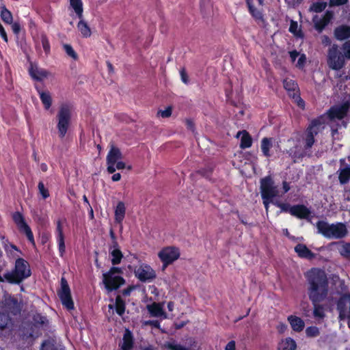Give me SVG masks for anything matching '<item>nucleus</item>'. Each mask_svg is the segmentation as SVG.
<instances>
[{
	"mask_svg": "<svg viewBox=\"0 0 350 350\" xmlns=\"http://www.w3.org/2000/svg\"><path fill=\"white\" fill-rule=\"evenodd\" d=\"M306 277L308 282V295L312 304L323 301L327 296L329 282L325 272L317 268L308 271Z\"/></svg>",
	"mask_w": 350,
	"mask_h": 350,
	"instance_id": "1",
	"label": "nucleus"
},
{
	"mask_svg": "<svg viewBox=\"0 0 350 350\" xmlns=\"http://www.w3.org/2000/svg\"><path fill=\"white\" fill-rule=\"evenodd\" d=\"M316 227L317 233L327 239H342L349 233L346 224L342 222L329 224L327 221L320 220L316 223Z\"/></svg>",
	"mask_w": 350,
	"mask_h": 350,
	"instance_id": "2",
	"label": "nucleus"
},
{
	"mask_svg": "<svg viewBox=\"0 0 350 350\" xmlns=\"http://www.w3.org/2000/svg\"><path fill=\"white\" fill-rule=\"evenodd\" d=\"M31 274L29 262L22 258H18L15 261L14 268L12 271L4 273V282L10 284H20Z\"/></svg>",
	"mask_w": 350,
	"mask_h": 350,
	"instance_id": "3",
	"label": "nucleus"
},
{
	"mask_svg": "<svg viewBox=\"0 0 350 350\" xmlns=\"http://www.w3.org/2000/svg\"><path fill=\"white\" fill-rule=\"evenodd\" d=\"M122 270L119 267H112L109 271L103 274V282L108 292L117 290L125 282L120 275Z\"/></svg>",
	"mask_w": 350,
	"mask_h": 350,
	"instance_id": "4",
	"label": "nucleus"
},
{
	"mask_svg": "<svg viewBox=\"0 0 350 350\" xmlns=\"http://www.w3.org/2000/svg\"><path fill=\"white\" fill-rule=\"evenodd\" d=\"M71 111L72 108L68 104H63L60 106L59 109L57 114V125L59 137L62 139L65 137L71 120Z\"/></svg>",
	"mask_w": 350,
	"mask_h": 350,
	"instance_id": "5",
	"label": "nucleus"
},
{
	"mask_svg": "<svg viewBox=\"0 0 350 350\" xmlns=\"http://www.w3.org/2000/svg\"><path fill=\"white\" fill-rule=\"evenodd\" d=\"M325 116H321L317 118L312 120L306 130V137L304 138L306 150L310 149L313 146L315 139L314 137L324 128L325 124Z\"/></svg>",
	"mask_w": 350,
	"mask_h": 350,
	"instance_id": "6",
	"label": "nucleus"
},
{
	"mask_svg": "<svg viewBox=\"0 0 350 350\" xmlns=\"http://www.w3.org/2000/svg\"><path fill=\"white\" fill-rule=\"evenodd\" d=\"M22 308V301H19L16 297L9 294L3 296L1 305V311L9 316L10 314L17 316L21 314Z\"/></svg>",
	"mask_w": 350,
	"mask_h": 350,
	"instance_id": "7",
	"label": "nucleus"
},
{
	"mask_svg": "<svg viewBox=\"0 0 350 350\" xmlns=\"http://www.w3.org/2000/svg\"><path fill=\"white\" fill-rule=\"evenodd\" d=\"M344 54L338 49L337 44H333L328 50L327 64L330 68L334 70H339L342 68L345 64Z\"/></svg>",
	"mask_w": 350,
	"mask_h": 350,
	"instance_id": "8",
	"label": "nucleus"
},
{
	"mask_svg": "<svg viewBox=\"0 0 350 350\" xmlns=\"http://www.w3.org/2000/svg\"><path fill=\"white\" fill-rule=\"evenodd\" d=\"M260 189L262 198L273 199L279 196L278 187L270 176H265L260 180Z\"/></svg>",
	"mask_w": 350,
	"mask_h": 350,
	"instance_id": "9",
	"label": "nucleus"
},
{
	"mask_svg": "<svg viewBox=\"0 0 350 350\" xmlns=\"http://www.w3.org/2000/svg\"><path fill=\"white\" fill-rule=\"evenodd\" d=\"M57 295L62 305L68 310L74 309V302L71 297L70 288L65 278H61V288L57 291Z\"/></svg>",
	"mask_w": 350,
	"mask_h": 350,
	"instance_id": "10",
	"label": "nucleus"
},
{
	"mask_svg": "<svg viewBox=\"0 0 350 350\" xmlns=\"http://www.w3.org/2000/svg\"><path fill=\"white\" fill-rule=\"evenodd\" d=\"M337 310L340 320H347L348 327L350 328V294H343L337 302Z\"/></svg>",
	"mask_w": 350,
	"mask_h": 350,
	"instance_id": "11",
	"label": "nucleus"
},
{
	"mask_svg": "<svg viewBox=\"0 0 350 350\" xmlns=\"http://www.w3.org/2000/svg\"><path fill=\"white\" fill-rule=\"evenodd\" d=\"M135 277L142 282H150L154 280L157 274L154 270L147 264H141L134 270Z\"/></svg>",
	"mask_w": 350,
	"mask_h": 350,
	"instance_id": "12",
	"label": "nucleus"
},
{
	"mask_svg": "<svg viewBox=\"0 0 350 350\" xmlns=\"http://www.w3.org/2000/svg\"><path fill=\"white\" fill-rule=\"evenodd\" d=\"M12 219L15 224L17 226L19 231L22 233L25 234L29 242L34 244L35 242L33 232L30 227L26 223L23 214L18 211L12 214Z\"/></svg>",
	"mask_w": 350,
	"mask_h": 350,
	"instance_id": "13",
	"label": "nucleus"
},
{
	"mask_svg": "<svg viewBox=\"0 0 350 350\" xmlns=\"http://www.w3.org/2000/svg\"><path fill=\"white\" fill-rule=\"evenodd\" d=\"M158 256L163 264V269H165L179 258L180 252L176 247H167L162 249Z\"/></svg>",
	"mask_w": 350,
	"mask_h": 350,
	"instance_id": "14",
	"label": "nucleus"
},
{
	"mask_svg": "<svg viewBox=\"0 0 350 350\" xmlns=\"http://www.w3.org/2000/svg\"><path fill=\"white\" fill-rule=\"evenodd\" d=\"M122 158L123 156L120 150L114 146H111L106 157L107 170L109 174H113L116 172L115 165Z\"/></svg>",
	"mask_w": 350,
	"mask_h": 350,
	"instance_id": "15",
	"label": "nucleus"
},
{
	"mask_svg": "<svg viewBox=\"0 0 350 350\" xmlns=\"http://www.w3.org/2000/svg\"><path fill=\"white\" fill-rule=\"evenodd\" d=\"M349 105L347 103H344L340 105L332 107L327 111V117L331 120H341L344 118L349 111Z\"/></svg>",
	"mask_w": 350,
	"mask_h": 350,
	"instance_id": "16",
	"label": "nucleus"
},
{
	"mask_svg": "<svg viewBox=\"0 0 350 350\" xmlns=\"http://www.w3.org/2000/svg\"><path fill=\"white\" fill-rule=\"evenodd\" d=\"M333 18V12L331 11H326L324 16L321 18L317 15L314 16L312 21L314 25V28L319 31L321 32L323 29L327 26Z\"/></svg>",
	"mask_w": 350,
	"mask_h": 350,
	"instance_id": "17",
	"label": "nucleus"
},
{
	"mask_svg": "<svg viewBox=\"0 0 350 350\" xmlns=\"http://www.w3.org/2000/svg\"><path fill=\"white\" fill-rule=\"evenodd\" d=\"M290 214L299 219H308L311 211L304 204H297L291 206Z\"/></svg>",
	"mask_w": 350,
	"mask_h": 350,
	"instance_id": "18",
	"label": "nucleus"
},
{
	"mask_svg": "<svg viewBox=\"0 0 350 350\" xmlns=\"http://www.w3.org/2000/svg\"><path fill=\"white\" fill-rule=\"evenodd\" d=\"M295 251L297 255L302 258L311 260L314 258L315 254L310 250L306 245L299 243L295 247Z\"/></svg>",
	"mask_w": 350,
	"mask_h": 350,
	"instance_id": "19",
	"label": "nucleus"
},
{
	"mask_svg": "<svg viewBox=\"0 0 350 350\" xmlns=\"http://www.w3.org/2000/svg\"><path fill=\"white\" fill-rule=\"evenodd\" d=\"M246 3L248 7L249 12L254 18V20L258 22H264V17L262 14V12L261 10L258 9L253 4V0H246Z\"/></svg>",
	"mask_w": 350,
	"mask_h": 350,
	"instance_id": "20",
	"label": "nucleus"
},
{
	"mask_svg": "<svg viewBox=\"0 0 350 350\" xmlns=\"http://www.w3.org/2000/svg\"><path fill=\"white\" fill-rule=\"evenodd\" d=\"M146 308L152 317H159L164 316L166 318L165 313L160 303L154 302L152 304H148L146 306Z\"/></svg>",
	"mask_w": 350,
	"mask_h": 350,
	"instance_id": "21",
	"label": "nucleus"
},
{
	"mask_svg": "<svg viewBox=\"0 0 350 350\" xmlns=\"http://www.w3.org/2000/svg\"><path fill=\"white\" fill-rule=\"evenodd\" d=\"M335 38L338 40H344L350 38V27L348 25H340L334 29Z\"/></svg>",
	"mask_w": 350,
	"mask_h": 350,
	"instance_id": "22",
	"label": "nucleus"
},
{
	"mask_svg": "<svg viewBox=\"0 0 350 350\" xmlns=\"http://www.w3.org/2000/svg\"><path fill=\"white\" fill-rule=\"evenodd\" d=\"M288 321L295 332H300L304 329L305 323L300 317L291 315L288 317Z\"/></svg>",
	"mask_w": 350,
	"mask_h": 350,
	"instance_id": "23",
	"label": "nucleus"
},
{
	"mask_svg": "<svg viewBox=\"0 0 350 350\" xmlns=\"http://www.w3.org/2000/svg\"><path fill=\"white\" fill-rule=\"evenodd\" d=\"M2 245L3 247L9 256L16 257L18 255L15 253L16 252L21 253V250L14 244L9 242V241L2 237Z\"/></svg>",
	"mask_w": 350,
	"mask_h": 350,
	"instance_id": "24",
	"label": "nucleus"
},
{
	"mask_svg": "<svg viewBox=\"0 0 350 350\" xmlns=\"http://www.w3.org/2000/svg\"><path fill=\"white\" fill-rule=\"evenodd\" d=\"M126 213V207L123 202H119L115 208L114 218L115 221L118 224H122L124 219Z\"/></svg>",
	"mask_w": 350,
	"mask_h": 350,
	"instance_id": "25",
	"label": "nucleus"
},
{
	"mask_svg": "<svg viewBox=\"0 0 350 350\" xmlns=\"http://www.w3.org/2000/svg\"><path fill=\"white\" fill-rule=\"evenodd\" d=\"M29 74L36 81H42L49 75V72L46 70L33 66L29 69Z\"/></svg>",
	"mask_w": 350,
	"mask_h": 350,
	"instance_id": "26",
	"label": "nucleus"
},
{
	"mask_svg": "<svg viewBox=\"0 0 350 350\" xmlns=\"http://www.w3.org/2000/svg\"><path fill=\"white\" fill-rule=\"evenodd\" d=\"M133 347V337L132 333L126 329L123 336V342L121 345V350H131Z\"/></svg>",
	"mask_w": 350,
	"mask_h": 350,
	"instance_id": "27",
	"label": "nucleus"
},
{
	"mask_svg": "<svg viewBox=\"0 0 350 350\" xmlns=\"http://www.w3.org/2000/svg\"><path fill=\"white\" fill-rule=\"evenodd\" d=\"M241 135L242 136L241 138L240 148L242 149L250 148L252 144L251 136L246 131H239L237 134V137H239Z\"/></svg>",
	"mask_w": 350,
	"mask_h": 350,
	"instance_id": "28",
	"label": "nucleus"
},
{
	"mask_svg": "<svg viewBox=\"0 0 350 350\" xmlns=\"http://www.w3.org/2000/svg\"><path fill=\"white\" fill-rule=\"evenodd\" d=\"M38 94L44 109L46 110L49 109L52 104V98L50 92L48 91L38 90Z\"/></svg>",
	"mask_w": 350,
	"mask_h": 350,
	"instance_id": "29",
	"label": "nucleus"
},
{
	"mask_svg": "<svg viewBox=\"0 0 350 350\" xmlns=\"http://www.w3.org/2000/svg\"><path fill=\"white\" fill-rule=\"evenodd\" d=\"M284 88L288 92L289 96H292L298 92V86L295 81L292 79H285L283 81Z\"/></svg>",
	"mask_w": 350,
	"mask_h": 350,
	"instance_id": "30",
	"label": "nucleus"
},
{
	"mask_svg": "<svg viewBox=\"0 0 350 350\" xmlns=\"http://www.w3.org/2000/svg\"><path fill=\"white\" fill-rule=\"evenodd\" d=\"M332 244L336 245L340 244V247L338 249V252L342 257L350 259V243L347 242H334Z\"/></svg>",
	"mask_w": 350,
	"mask_h": 350,
	"instance_id": "31",
	"label": "nucleus"
},
{
	"mask_svg": "<svg viewBox=\"0 0 350 350\" xmlns=\"http://www.w3.org/2000/svg\"><path fill=\"white\" fill-rule=\"evenodd\" d=\"M338 179L341 184H346L350 180V166H347L338 170Z\"/></svg>",
	"mask_w": 350,
	"mask_h": 350,
	"instance_id": "32",
	"label": "nucleus"
},
{
	"mask_svg": "<svg viewBox=\"0 0 350 350\" xmlns=\"http://www.w3.org/2000/svg\"><path fill=\"white\" fill-rule=\"evenodd\" d=\"M297 345L291 338H286L280 344V349L282 350H295Z\"/></svg>",
	"mask_w": 350,
	"mask_h": 350,
	"instance_id": "33",
	"label": "nucleus"
},
{
	"mask_svg": "<svg viewBox=\"0 0 350 350\" xmlns=\"http://www.w3.org/2000/svg\"><path fill=\"white\" fill-rule=\"evenodd\" d=\"M77 28L81 32L82 36L85 38H88L91 36V30L87 23L85 22L82 18H80V21L77 25Z\"/></svg>",
	"mask_w": 350,
	"mask_h": 350,
	"instance_id": "34",
	"label": "nucleus"
},
{
	"mask_svg": "<svg viewBox=\"0 0 350 350\" xmlns=\"http://www.w3.org/2000/svg\"><path fill=\"white\" fill-rule=\"evenodd\" d=\"M1 18L5 23L12 24L13 22L12 14L5 5L1 7Z\"/></svg>",
	"mask_w": 350,
	"mask_h": 350,
	"instance_id": "35",
	"label": "nucleus"
},
{
	"mask_svg": "<svg viewBox=\"0 0 350 350\" xmlns=\"http://www.w3.org/2000/svg\"><path fill=\"white\" fill-rule=\"evenodd\" d=\"M115 308L116 313L119 316H122L124 314L126 308L125 302L120 295H118L116 298Z\"/></svg>",
	"mask_w": 350,
	"mask_h": 350,
	"instance_id": "36",
	"label": "nucleus"
},
{
	"mask_svg": "<svg viewBox=\"0 0 350 350\" xmlns=\"http://www.w3.org/2000/svg\"><path fill=\"white\" fill-rule=\"evenodd\" d=\"M271 147V139L269 138L264 137L261 141V150L265 157H269L271 156L269 150Z\"/></svg>",
	"mask_w": 350,
	"mask_h": 350,
	"instance_id": "37",
	"label": "nucleus"
},
{
	"mask_svg": "<svg viewBox=\"0 0 350 350\" xmlns=\"http://www.w3.org/2000/svg\"><path fill=\"white\" fill-rule=\"evenodd\" d=\"M10 324H12L10 317L3 311L0 312V331L4 330Z\"/></svg>",
	"mask_w": 350,
	"mask_h": 350,
	"instance_id": "38",
	"label": "nucleus"
},
{
	"mask_svg": "<svg viewBox=\"0 0 350 350\" xmlns=\"http://www.w3.org/2000/svg\"><path fill=\"white\" fill-rule=\"evenodd\" d=\"M70 5L79 18H83V3L81 0H70Z\"/></svg>",
	"mask_w": 350,
	"mask_h": 350,
	"instance_id": "39",
	"label": "nucleus"
},
{
	"mask_svg": "<svg viewBox=\"0 0 350 350\" xmlns=\"http://www.w3.org/2000/svg\"><path fill=\"white\" fill-rule=\"evenodd\" d=\"M110 254L111 256V263L113 265H118L120 263L122 258H123V254L120 250H112L110 251Z\"/></svg>",
	"mask_w": 350,
	"mask_h": 350,
	"instance_id": "40",
	"label": "nucleus"
},
{
	"mask_svg": "<svg viewBox=\"0 0 350 350\" xmlns=\"http://www.w3.org/2000/svg\"><path fill=\"white\" fill-rule=\"evenodd\" d=\"M327 5V4L326 2H315L310 5L309 10L310 12L319 13L323 11L326 8Z\"/></svg>",
	"mask_w": 350,
	"mask_h": 350,
	"instance_id": "41",
	"label": "nucleus"
},
{
	"mask_svg": "<svg viewBox=\"0 0 350 350\" xmlns=\"http://www.w3.org/2000/svg\"><path fill=\"white\" fill-rule=\"evenodd\" d=\"M319 302L312 304L314 306L313 315L315 318L323 319L325 317L323 308L319 304Z\"/></svg>",
	"mask_w": 350,
	"mask_h": 350,
	"instance_id": "42",
	"label": "nucleus"
},
{
	"mask_svg": "<svg viewBox=\"0 0 350 350\" xmlns=\"http://www.w3.org/2000/svg\"><path fill=\"white\" fill-rule=\"evenodd\" d=\"M297 147H295L293 148H291L287 152L290 157L293 159V161L295 162L297 159L303 158L305 155L304 152L297 150Z\"/></svg>",
	"mask_w": 350,
	"mask_h": 350,
	"instance_id": "43",
	"label": "nucleus"
},
{
	"mask_svg": "<svg viewBox=\"0 0 350 350\" xmlns=\"http://www.w3.org/2000/svg\"><path fill=\"white\" fill-rule=\"evenodd\" d=\"M164 347L170 350H189V349L177 344L174 341L165 342Z\"/></svg>",
	"mask_w": 350,
	"mask_h": 350,
	"instance_id": "44",
	"label": "nucleus"
},
{
	"mask_svg": "<svg viewBox=\"0 0 350 350\" xmlns=\"http://www.w3.org/2000/svg\"><path fill=\"white\" fill-rule=\"evenodd\" d=\"M33 321L37 325H44L48 322L46 318L40 314L33 315Z\"/></svg>",
	"mask_w": 350,
	"mask_h": 350,
	"instance_id": "45",
	"label": "nucleus"
},
{
	"mask_svg": "<svg viewBox=\"0 0 350 350\" xmlns=\"http://www.w3.org/2000/svg\"><path fill=\"white\" fill-rule=\"evenodd\" d=\"M319 329L316 326H310L306 329V334L308 337H316L319 336Z\"/></svg>",
	"mask_w": 350,
	"mask_h": 350,
	"instance_id": "46",
	"label": "nucleus"
},
{
	"mask_svg": "<svg viewBox=\"0 0 350 350\" xmlns=\"http://www.w3.org/2000/svg\"><path fill=\"white\" fill-rule=\"evenodd\" d=\"M38 188L39 193L42 196L43 199H46L49 197V196H50L49 191L48 189H46L44 187V185L42 181L39 182Z\"/></svg>",
	"mask_w": 350,
	"mask_h": 350,
	"instance_id": "47",
	"label": "nucleus"
},
{
	"mask_svg": "<svg viewBox=\"0 0 350 350\" xmlns=\"http://www.w3.org/2000/svg\"><path fill=\"white\" fill-rule=\"evenodd\" d=\"M57 241L58 243L59 254L61 256H63L66 251L64 237H57Z\"/></svg>",
	"mask_w": 350,
	"mask_h": 350,
	"instance_id": "48",
	"label": "nucleus"
},
{
	"mask_svg": "<svg viewBox=\"0 0 350 350\" xmlns=\"http://www.w3.org/2000/svg\"><path fill=\"white\" fill-rule=\"evenodd\" d=\"M64 49L68 56L71 57L74 59H77L78 58L77 54L74 51L71 45L64 44Z\"/></svg>",
	"mask_w": 350,
	"mask_h": 350,
	"instance_id": "49",
	"label": "nucleus"
},
{
	"mask_svg": "<svg viewBox=\"0 0 350 350\" xmlns=\"http://www.w3.org/2000/svg\"><path fill=\"white\" fill-rule=\"evenodd\" d=\"M41 42L45 53L48 54L50 52V44L46 35L41 36Z\"/></svg>",
	"mask_w": 350,
	"mask_h": 350,
	"instance_id": "50",
	"label": "nucleus"
},
{
	"mask_svg": "<svg viewBox=\"0 0 350 350\" xmlns=\"http://www.w3.org/2000/svg\"><path fill=\"white\" fill-rule=\"evenodd\" d=\"M276 206L279 207L281 209L282 212H286L290 213V210L291 206L289 204L287 203H281L279 202H273Z\"/></svg>",
	"mask_w": 350,
	"mask_h": 350,
	"instance_id": "51",
	"label": "nucleus"
},
{
	"mask_svg": "<svg viewBox=\"0 0 350 350\" xmlns=\"http://www.w3.org/2000/svg\"><path fill=\"white\" fill-rule=\"evenodd\" d=\"M344 55L347 59H350V40L345 42L342 46Z\"/></svg>",
	"mask_w": 350,
	"mask_h": 350,
	"instance_id": "52",
	"label": "nucleus"
},
{
	"mask_svg": "<svg viewBox=\"0 0 350 350\" xmlns=\"http://www.w3.org/2000/svg\"><path fill=\"white\" fill-rule=\"evenodd\" d=\"M172 107H167L165 110H160L158 111V115L162 118H169L172 115Z\"/></svg>",
	"mask_w": 350,
	"mask_h": 350,
	"instance_id": "53",
	"label": "nucleus"
},
{
	"mask_svg": "<svg viewBox=\"0 0 350 350\" xmlns=\"http://www.w3.org/2000/svg\"><path fill=\"white\" fill-rule=\"evenodd\" d=\"M115 168H116V170H123L125 168L128 169L129 170H131L132 169V166L126 165L124 162L120 160L118 162H116V163L115 165Z\"/></svg>",
	"mask_w": 350,
	"mask_h": 350,
	"instance_id": "54",
	"label": "nucleus"
},
{
	"mask_svg": "<svg viewBox=\"0 0 350 350\" xmlns=\"http://www.w3.org/2000/svg\"><path fill=\"white\" fill-rule=\"evenodd\" d=\"M306 62V56L305 54H301L299 55L298 61L297 62L296 66L301 68L305 66Z\"/></svg>",
	"mask_w": 350,
	"mask_h": 350,
	"instance_id": "55",
	"label": "nucleus"
},
{
	"mask_svg": "<svg viewBox=\"0 0 350 350\" xmlns=\"http://www.w3.org/2000/svg\"><path fill=\"white\" fill-rule=\"evenodd\" d=\"M143 324L144 325H150L155 328H159L160 327V323L157 320H148L145 321Z\"/></svg>",
	"mask_w": 350,
	"mask_h": 350,
	"instance_id": "56",
	"label": "nucleus"
},
{
	"mask_svg": "<svg viewBox=\"0 0 350 350\" xmlns=\"http://www.w3.org/2000/svg\"><path fill=\"white\" fill-rule=\"evenodd\" d=\"M348 2V0H329V6L343 5Z\"/></svg>",
	"mask_w": 350,
	"mask_h": 350,
	"instance_id": "57",
	"label": "nucleus"
},
{
	"mask_svg": "<svg viewBox=\"0 0 350 350\" xmlns=\"http://www.w3.org/2000/svg\"><path fill=\"white\" fill-rule=\"evenodd\" d=\"M288 7L295 8L301 4L304 0H284Z\"/></svg>",
	"mask_w": 350,
	"mask_h": 350,
	"instance_id": "58",
	"label": "nucleus"
},
{
	"mask_svg": "<svg viewBox=\"0 0 350 350\" xmlns=\"http://www.w3.org/2000/svg\"><path fill=\"white\" fill-rule=\"evenodd\" d=\"M293 98L295 99V101L297 103V105L301 108L304 107V100L299 96L297 93H295V94L292 96Z\"/></svg>",
	"mask_w": 350,
	"mask_h": 350,
	"instance_id": "59",
	"label": "nucleus"
},
{
	"mask_svg": "<svg viewBox=\"0 0 350 350\" xmlns=\"http://www.w3.org/2000/svg\"><path fill=\"white\" fill-rule=\"evenodd\" d=\"M180 75L182 81L184 83L187 84L189 83V79H188V76H187V74L186 72L185 68H183L180 70Z\"/></svg>",
	"mask_w": 350,
	"mask_h": 350,
	"instance_id": "60",
	"label": "nucleus"
},
{
	"mask_svg": "<svg viewBox=\"0 0 350 350\" xmlns=\"http://www.w3.org/2000/svg\"><path fill=\"white\" fill-rule=\"evenodd\" d=\"M57 237H64L63 233V228L62 226V223L60 220L57 221V228H56Z\"/></svg>",
	"mask_w": 350,
	"mask_h": 350,
	"instance_id": "61",
	"label": "nucleus"
},
{
	"mask_svg": "<svg viewBox=\"0 0 350 350\" xmlns=\"http://www.w3.org/2000/svg\"><path fill=\"white\" fill-rule=\"evenodd\" d=\"M198 174H200L201 176L206 177V178L210 177V175L211 174V169H202L199 170L197 172Z\"/></svg>",
	"mask_w": 350,
	"mask_h": 350,
	"instance_id": "62",
	"label": "nucleus"
},
{
	"mask_svg": "<svg viewBox=\"0 0 350 350\" xmlns=\"http://www.w3.org/2000/svg\"><path fill=\"white\" fill-rule=\"evenodd\" d=\"M11 25L12 31L15 34H18L21 31V25L18 23H13Z\"/></svg>",
	"mask_w": 350,
	"mask_h": 350,
	"instance_id": "63",
	"label": "nucleus"
},
{
	"mask_svg": "<svg viewBox=\"0 0 350 350\" xmlns=\"http://www.w3.org/2000/svg\"><path fill=\"white\" fill-rule=\"evenodd\" d=\"M236 349V345L235 342L234 340H231L228 342L225 347V350H235Z\"/></svg>",
	"mask_w": 350,
	"mask_h": 350,
	"instance_id": "64",
	"label": "nucleus"
}]
</instances>
